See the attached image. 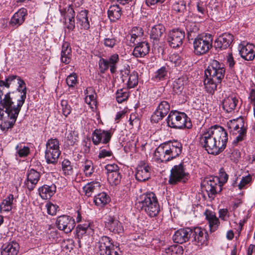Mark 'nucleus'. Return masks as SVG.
<instances>
[{
	"label": "nucleus",
	"mask_w": 255,
	"mask_h": 255,
	"mask_svg": "<svg viewBox=\"0 0 255 255\" xmlns=\"http://www.w3.org/2000/svg\"><path fill=\"white\" fill-rule=\"evenodd\" d=\"M47 213L50 215H55L59 208V207L51 202L47 203L46 204Z\"/></svg>",
	"instance_id": "13d9d810"
},
{
	"label": "nucleus",
	"mask_w": 255,
	"mask_h": 255,
	"mask_svg": "<svg viewBox=\"0 0 255 255\" xmlns=\"http://www.w3.org/2000/svg\"><path fill=\"white\" fill-rule=\"evenodd\" d=\"M213 38L211 34L198 36L193 41L194 52L197 55L207 53L212 47Z\"/></svg>",
	"instance_id": "0eeeda50"
},
{
	"label": "nucleus",
	"mask_w": 255,
	"mask_h": 255,
	"mask_svg": "<svg viewBox=\"0 0 255 255\" xmlns=\"http://www.w3.org/2000/svg\"><path fill=\"white\" fill-rule=\"evenodd\" d=\"M85 94L86 95L85 98V102L86 103L90 105V106L93 108V106H96V94L94 92L93 89L92 87H88L87 88L86 90Z\"/></svg>",
	"instance_id": "58836bf2"
},
{
	"label": "nucleus",
	"mask_w": 255,
	"mask_h": 255,
	"mask_svg": "<svg viewBox=\"0 0 255 255\" xmlns=\"http://www.w3.org/2000/svg\"><path fill=\"white\" fill-rule=\"evenodd\" d=\"M169 74V68L168 66H162L158 69L153 75L151 80L155 82L166 80Z\"/></svg>",
	"instance_id": "72a5a7b5"
},
{
	"label": "nucleus",
	"mask_w": 255,
	"mask_h": 255,
	"mask_svg": "<svg viewBox=\"0 0 255 255\" xmlns=\"http://www.w3.org/2000/svg\"><path fill=\"white\" fill-rule=\"evenodd\" d=\"M56 187L52 184L50 185H44L38 189L39 194L43 199H50L56 192Z\"/></svg>",
	"instance_id": "bb28decb"
},
{
	"label": "nucleus",
	"mask_w": 255,
	"mask_h": 255,
	"mask_svg": "<svg viewBox=\"0 0 255 255\" xmlns=\"http://www.w3.org/2000/svg\"><path fill=\"white\" fill-rule=\"evenodd\" d=\"M16 84L18 85V91L21 93L20 99L17 100V103L23 101L24 103L26 96V87L24 81L20 77L16 75H10L8 76L5 81L0 80V86L1 87L4 86L8 88L10 85Z\"/></svg>",
	"instance_id": "6e6552de"
},
{
	"label": "nucleus",
	"mask_w": 255,
	"mask_h": 255,
	"mask_svg": "<svg viewBox=\"0 0 255 255\" xmlns=\"http://www.w3.org/2000/svg\"><path fill=\"white\" fill-rule=\"evenodd\" d=\"M113 155V152L110 149L109 145L105 148H101L98 157L99 158H104L108 157H110Z\"/></svg>",
	"instance_id": "6e6d98bb"
},
{
	"label": "nucleus",
	"mask_w": 255,
	"mask_h": 255,
	"mask_svg": "<svg viewBox=\"0 0 255 255\" xmlns=\"http://www.w3.org/2000/svg\"><path fill=\"white\" fill-rule=\"evenodd\" d=\"M219 177H211L205 180L203 183V189L207 193L209 198H213L218 192L222 190L221 183H226L228 179V174L223 168L220 170Z\"/></svg>",
	"instance_id": "20e7f679"
},
{
	"label": "nucleus",
	"mask_w": 255,
	"mask_h": 255,
	"mask_svg": "<svg viewBox=\"0 0 255 255\" xmlns=\"http://www.w3.org/2000/svg\"><path fill=\"white\" fill-rule=\"evenodd\" d=\"M188 173L185 172L183 163L175 165L171 169L168 183L175 185L180 182H185Z\"/></svg>",
	"instance_id": "9d476101"
},
{
	"label": "nucleus",
	"mask_w": 255,
	"mask_h": 255,
	"mask_svg": "<svg viewBox=\"0 0 255 255\" xmlns=\"http://www.w3.org/2000/svg\"><path fill=\"white\" fill-rule=\"evenodd\" d=\"M150 47L146 42H139L133 51L132 54L136 57H143L149 51Z\"/></svg>",
	"instance_id": "2f4dec72"
},
{
	"label": "nucleus",
	"mask_w": 255,
	"mask_h": 255,
	"mask_svg": "<svg viewBox=\"0 0 255 255\" xmlns=\"http://www.w3.org/2000/svg\"><path fill=\"white\" fill-rule=\"evenodd\" d=\"M163 145L169 161L178 157L182 152V144L178 141H169Z\"/></svg>",
	"instance_id": "4468645a"
},
{
	"label": "nucleus",
	"mask_w": 255,
	"mask_h": 255,
	"mask_svg": "<svg viewBox=\"0 0 255 255\" xmlns=\"http://www.w3.org/2000/svg\"><path fill=\"white\" fill-rule=\"evenodd\" d=\"M15 149L16 153L20 157L27 156L29 153V148L27 146H23L21 144L17 145Z\"/></svg>",
	"instance_id": "09e8293b"
},
{
	"label": "nucleus",
	"mask_w": 255,
	"mask_h": 255,
	"mask_svg": "<svg viewBox=\"0 0 255 255\" xmlns=\"http://www.w3.org/2000/svg\"><path fill=\"white\" fill-rule=\"evenodd\" d=\"M204 214L208 222L210 231L212 232H215L220 225L219 219L216 217L214 212L208 210L205 212Z\"/></svg>",
	"instance_id": "393cba45"
},
{
	"label": "nucleus",
	"mask_w": 255,
	"mask_h": 255,
	"mask_svg": "<svg viewBox=\"0 0 255 255\" xmlns=\"http://www.w3.org/2000/svg\"><path fill=\"white\" fill-rule=\"evenodd\" d=\"M170 110L169 103L165 101H162L151 117V121L156 123L167 115Z\"/></svg>",
	"instance_id": "f3484780"
},
{
	"label": "nucleus",
	"mask_w": 255,
	"mask_h": 255,
	"mask_svg": "<svg viewBox=\"0 0 255 255\" xmlns=\"http://www.w3.org/2000/svg\"><path fill=\"white\" fill-rule=\"evenodd\" d=\"M238 103V100L234 95H231L226 98L222 102L223 109L227 113L234 111Z\"/></svg>",
	"instance_id": "cd10ccee"
},
{
	"label": "nucleus",
	"mask_w": 255,
	"mask_h": 255,
	"mask_svg": "<svg viewBox=\"0 0 255 255\" xmlns=\"http://www.w3.org/2000/svg\"><path fill=\"white\" fill-rule=\"evenodd\" d=\"M138 84V74L135 72H132L129 74L128 80L127 82V85L128 88H132L134 87Z\"/></svg>",
	"instance_id": "49530a36"
},
{
	"label": "nucleus",
	"mask_w": 255,
	"mask_h": 255,
	"mask_svg": "<svg viewBox=\"0 0 255 255\" xmlns=\"http://www.w3.org/2000/svg\"><path fill=\"white\" fill-rule=\"evenodd\" d=\"M60 153V150H45V157L47 163L52 164L56 163Z\"/></svg>",
	"instance_id": "4c0bfd02"
},
{
	"label": "nucleus",
	"mask_w": 255,
	"mask_h": 255,
	"mask_svg": "<svg viewBox=\"0 0 255 255\" xmlns=\"http://www.w3.org/2000/svg\"><path fill=\"white\" fill-rule=\"evenodd\" d=\"M27 14V10L24 8H20L15 12L11 18L10 23L13 26L18 27L22 24L24 20L25 16Z\"/></svg>",
	"instance_id": "c756f323"
},
{
	"label": "nucleus",
	"mask_w": 255,
	"mask_h": 255,
	"mask_svg": "<svg viewBox=\"0 0 255 255\" xmlns=\"http://www.w3.org/2000/svg\"><path fill=\"white\" fill-rule=\"evenodd\" d=\"M119 61V56L117 54L111 55L109 59L101 58L99 61V65L101 72L104 73L110 68L112 73L116 71L117 64Z\"/></svg>",
	"instance_id": "f8f14e48"
},
{
	"label": "nucleus",
	"mask_w": 255,
	"mask_h": 255,
	"mask_svg": "<svg viewBox=\"0 0 255 255\" xmlns=\"http://www.w3.org/2000/svg\"><path fill=\"white\" fill-rule=\"evenodd\" d=\"M112 136L111 130L96 129L92 133V141L95 145L100 143L107 144L110 141Z\"/></svg>",
	"instance_id": "dca6fc26"
},
{
	"label": "nucleus",
	"mask_w": 255,
	"mask_h": 255,
	"mask_svg": "<svg viewBox=\"0 0 255 255\" xmlns=\"http://www.w3.org/2000/svg\"><path fill=\"white\" fill-rule=\"evenodd\" d=\"M87 14L88 11L84 10L81 11L78 16V19L81 21L82 25L85 29L89 28L90 26Z\"/></svg>",
	"instance_id": "de8ad7c7"
},
{
	"label": "nucleus",
	"mask_w": 255,
	"mask_h": 255,
	"mask_svg": "<svg viewBox=\"0 0 255 255\" xmlns=\"http://www.w3.org/2000/svg\"><path fill=\"white\" fill-rule=\"evenodd\" d=\"M122 8L119 4H113L108 11V17L111 21H116L119 19L122 15Z\"/></svg>",
	"instance_id": "473e14b6"
},
{
	"label": "nucleus",
	"mask_w": 255,
	"mask_h": 255,
	"mask_svg": "<svg viewBox=\"0 0 255 255\" xmlns=\"http://www.w3.org/2000/svg\"><path fill=\"white\" fill-rule=\"evenodd\" d=\"M138 204L150 217H156L160 211L157 199L153 192L141 195L138 199Z\"/></svg>",
	"instance_id": "39448f33"
},
{
	"label": "nucleus",
	"mask_w": 255,
	"mask_h": 255,
	"mask_svg": "<svg viewBox=\"0 0 255 255\" xmlns=\"http://www.w3.org/2000/svg\"><path fill=\"white\" fill-rule=\"evenodd\" d=\"M14 197L12 194H9L0 204V211L1 213L10 211L13 205Z\"/></svg>",
	"instance_id": "f704fd0d"
},
{
	"label": "nucleus",
	"mask_w": 255,
	"mask_h": 255,
	"mask_svg": "<svg viewBox=\"0 0 255 255\" xmlns=\"http://www.w3.org/2000/svg\"><path fill=\"white\" fill-rule=\"evenodd\" d=\"M186 82V78L181 77L176 79L173 83V91L177 94L181 93L184 89V84Z\"/></svg>",
	"instance_id": "79ce46f5"
},
{
	"label": "nucleus",
	"mask_w": 255,
	"mask_h": 255,
	"mask_svg": "<svg viewBox=\"0 0 255 255\" xmlns=\"http://www.w3.org/2000/svg\"><path fill=\"white\" fill-rule=\"evenodd\" d=\"M143 34V31L141 27H133L131 30L130 41L134 43L136 39L142 37Z\"/></svg>",
	"instance_id": "37998d69"
},
{
	"label": "nucleus",
	"mask_w": 255,
	"mask_h": 255,
	"mask_svg": "<svg viewBox=\"0 0 255 255\" xmlns=\"http://www.w3.org/2000/svg\"><path fill=\"white\" fill-rule=\"evenodd\" d=\"M165 32V28L162 24L153 26L150 31V39L154 45H158Z\"/></svg>",
	"instance_id": "6ab92c4d"
},
{
	"label": "nucleus",
	"mask_w": 255,
	"mask_h": 255,
	"mask_svg": "<svg viewBox=\"0 0 255 255\" xmlns=\"http://www.w3.org/2000/svg\"><path fill=\"white\" fill-rule=\"evenodd\" d=\"M162 249L164 250L162 251L165 253L164 255H175L178 252L182 251V247L178 246H171Z\"/></svg>",
	"instance_id": "603ef678"
},
{
	"label": "nucleus",
	"mask_w": 255,
	"mask_h": 255,
	"mask_svg": "<svg viewBox=\"0 0 255 255\" xmlns=\"http://www.w3.org/2000/svg\"><path fill=\"white\" fill-rule=\"evenodd\" d=\"M19 245L12 241L2 246L1 251V255H16L19 251Z\"/></svg>",
	"instance_id": "7c9ffc66"
},
{
	"label": "nucleus",
	"mask_w": 255,
	"mask_h": 255,
	"mask_svg": "<svg viewBox=\"0 0 255 255\" xmlns=\"http://www.w3.org/2000/svg\"><path fill=\"white\" fill-rule=\"evenodd\" d=\"M252 180V176L248 174L246 176H243L240 182L237 185L240 190L246 188V186L251 183Z\"/></svg>",
	"instance_id": "864d4df0"
},
{
	"label": "nucleus",
	"mask_w": 255,
	"mask_h": 255,
	"mask_svg": "<svg viewBox=\"0 0 255 255\" xmlns=\"http://www.w3.org/2000/svg\"><path fill=\"white\" fill-rule=\"evenodd\" d=\"M184 37V32L179 29H174L169 32L167 42L172 48L179 47L182 44Z\"/></svg>",
	"instance_id": "2eb2a0df"
},
{
	"label": "nucleus",
	"mask_w": 255,
	"mask_h": 255,
	"mask_svg": "<svg viewBox=\"0 0 255 255\" xmlns=\"http://www.w3.org/2000/svg\"><path fill=\"white\" fill-rule=\"evenodd\" d=\"M105 170L107 171V175L110 173H114L120 171L119 166L116 164H109L105 166Z\"/></svg>",
	"instance_id": "bf43d9fd"
},
{
	"label": "nucleus",
	"mask_w": 255,
	"mask_h": 255,
	"mask_svg": "<svg viewBox=\"0 0 255 255\" xmlns=\"http://www.w3.org/2000/svg\"><path fill=\"white\" fill-rule=\"evenodd\" d=\"M191 229H180L175 232L173 237V240L175 243L183 244L188 241L191 236Z\"/></svg>",
	"instance_id": "b1692460"
},
{
	"label": "nucleus",
	"mask_w": 255,
	"mask_h": 255,
	"mask_svg": "<svg viewBox=\"0 0 255 255\" xmlns=\"http://www.w3.org/2000/svg\"><path fill=\"white\" fill-rule=\"evenodd\" d=\"M240 54L246 60H253L255 57V46L252 44L240 45L239 47Z\"/></svg>",
	"instance_id": "5701e85b"
},
{
	"label": "nucleus",
	"mask_w": 255,
	"mask_h": 255,
	"mask_svg": "<svg viewBox=\"0 0 255 255\" xmlns=\"http://www.w3.org/2000/svg\"><path fill=\"white\" fill-rule=\"evenodd\" d=\"M76 82L77 77L75 73L69 75L66 79V83L69 87H73Z\"/></svg>",
	"instance_id": "e2e57ef3"
},
{
	"label": "nucleus",
	"mask_w": 255,
	"mask_h": 255,
	"mask_svg": "<svg viewBox=\"0 0 255 255\" xmlns=\"http://www.w3.org/2000/svg\"><path fill=\"white\" fill-rule=\"evenodd\" d=\"M13 105L10 93L3 95L2 92L0 90V108L3 109Z\"/></svg>",
	"instance_id": "ea45409f"
},
{
	"label": "nucleus",
	"mask_w": 255,
	"mask_h": 255,
	"mask_svg": "<svg viewBox=\"0 0 255 255\" xmlns=\"http://www.w3.org/2000/svg\"><path fill=\"white\" fill-rule=\"evenodd\" d=\"M23 105L22 101L17 103L16 106L0 108V128L2 131H7L13 127Z\"/></svg>",
	"instance_id": "7ed1b4c3"
},
{
	"label": "nucleus",
	"mask_w": 255,
	"mask_h": 255,
	"mask_svg": "<svg viewBox=\"0 0 255 255\" xmlns=\"http://www.w3.org/2000/svg\"><path fill=\"white\" fill-rule=\"evenodd\" d=\"M117 42V40L115 38H106L104 40V45L109 48H113Z\"/></svg>",
	"instance_id": "680f3d73"
},
{
	"label": "nucleus",
	"mask_w": 255,
	"mask_h": 255,
	"mask_svg": "<svg viewBox=\"0 0 255 255\" xmlns=\"http://www.w3.org/2000/svg\"><path fill=\"white\" fill-rule=\"evenodd\" d=\"M190 239L193 245L201 249L208 244V234L204 229L196 227L191 229Z\"/></svg>",
	"instance_id": "1a4fd4ad"
},
{
	"label": "nucleus",
	"mask_w": 255,
	"mask_h": 255,
	"mask_svg": "<svg viewBox=\"0 0 255 255\" xmlns=\"http://www.w3.org/2000/svg\"><path fill=\"white\" fill-rule=\"evenodd\" d=\"M167 123L169 127L175 128H189L192 124L189 119L184 113L171 111L167 119Z\"/></svg>",
	"instance_id": "423d86ee"
},
{
	"label": "nucleus",
	"mask_w": 255,
	"mask_h": 255,
	"mask_svg": "<svg viewBox=\"0 0 255 255\" xmlns=\"http://www.w3.org/2000/svg\"><path fill=\"white\" fill-rule=\"evenodd\" d=\"M113 244L112 240L107 236H103L98 242L99 252L100 255H106V251L113 247Z\"/></svg>",
	"instance_id": "c85d7f7f"
},
{
	"label": "nucleus",
	"mask_w": 255,
	"mask_h": 255,
	"mask_svg": "<svg viewBox=\"0 0 255 255\" xmlns=\"http://www.w3.org/2000/svg\"><path fill=\"white\" fill-rule=\"evenodd\" d=\"M63 15L66 23H68L67 28L70 30H72L75 28V11L70 5L65 9V11Z\"/></svg>",
	"instance_id": "a878e982"
},
{
	"label": "nucleus",
	"mask_w": 255,
	"mask_h": 255,
	"mask_svg": "<svg viewBox=\"0 0 255 255\" xmlns=\"http://www.w3.org/2000/svg\"><path fill=\"white\" fill-rule=\"evenodd\" d=\"M90 226L89 223H85L83 224H79L77 227V231L80 233L81 231V235L86 233V230L88 229Z\"/></svg>",
	"instance_id": "774afa93"
},
{
	"label": "nucleus",
	"mask_w": 255,
	"mask_h": 255,
	"mask_svg": "<svg viewBox=\"0 0 255 255\" xmlns=\"http://www.w3.org/2000/svg\"><path fill=\"white\" fill-rule=\"evenodd\" d=\"M150 172L151 168L148 164L141 161L136 168L135 178L140 182L145 181L150 178Z\"/></svg>",
	"instance_id": "a211bd4d"
},
{
	"label": "nucleus",
	"mask_w": 255,
	"mask_h": 255,
	"mask_svg": "<svg viewBox=\"0 0 255 255\" xmlns=\"http://www.w3.org/2000/svg\"><path fill=\"white\" fill-rule=\"evenodd\" d=\"M101 185L100 183L98 181H92L87 183L83 187V190L86 196L89 197L95 191L99 190Z\"/></svg>",
	"instance_id": "e433bc0d"
},
{
	"label": "nucleus",
	"mask_w": 255,
	"mask_h": 255,
	"mask_svg": "<svg viewBox=\"0 0 255 255\" xmlns=\"http://www.w3.org/2000/svg\"><path fill=\"white\" fill-rule=\"evenodd\" d=\"M228 134L221 126L215 125L202 131L199 143L209 154L218 155L226 146Z\"/></svg>",
	"instance_id": "f257e3e1"
},
{
	"label": "nucleus",
	"mask_w": 255,
	"mask_h": 255,
	"mask_svg": "<svg viewBox=\"0 0 255 255\" xmlns=\"http://www.w3.org/2000/svg\"><path fill=\"white\" fill-rule=\"evenodd\" d=\"M62 168L65 175H71L73 170L71 162L68 159H64L62 162Z\"/></svg>",
	"instance_id": "3c124183"
},
{
	"label": "nucleus",
	"mask_w": 255,
	"mask_h": 255,
	"mask_svg": "<svg viewBox=\"0 0 255 255\" xmlns=\"http://www.w3.org/2000/svg\"><path fill=\"white\" fill-rule=\"evenodd\" d=\"M106 227L114 234H121L124 232L122 224L114 217L109 216L105 222Z\"/></svg>",
	"instance_id": "412c9836"
},
{
	"label": "nucleus",
	"mask_w": 255,
	"mask_h": 255,
	"mask_svg": "<svg viewBox=\"0 0 255 255\" xmlns=\"http://www.w3.org/2000/svg\"><path fill=\"white\" fill-rule=\"evenodd\" d=\"M155 160L157 161L164 162L169 161V157L165 152L164 147L163 144L160 145L154 151Z\"/></svg>",
	"instance_id": "c9c22d12"
},
{
	"label": "nucleus",
	"mask_w": 255,
	"mask_h": 255,
	"mask_svg": "<svg viewBox=\"0 0 255 255\" xmlns=\"http://www.w3.org/2000/svg\"><path fill=\"white\" fill-rule=\"evenodd\" d=\"M107 176L108 180L111 184L116 185L119 184L121 182L122 176L120 171L114 172V173L109 174Z\"/></svg>",
	"instance_id": "c03bdc74"
},
{
	"label": "nucleus",
	"mask_w": 255,
	"mask_h": 255,
	"mask_svg": "<svg viewBox=\"0 0 255 255\" xmlns=\"http://www.w3.org/2000/svg\"><path fill=\"white\" fill-rule=\"evenodd\" d=\"M46 150H60L59 141L56 138L48 139L46 142Z\"/></svg>",
	"instance_id": "a18cd8bd"
},
{
	"label": "nucleus",
	"mask_w": 255,
	"mask_h": 255,
	"mask_svg": "<svg viewBox=\"0 0 255 255\" xmlns=\"http://www.w3.org/2000/svg\"><path fill=\"white\" fill-rule=\"evenodd\" d=\"M225 69L224 65L217 60H212L205 71L206 78L204 83L207 92L213 94L224 77Z\"/></svg>",
	"instance_id": "f03ea898"
},
{
	"label": "nucleus",
	"mask_w": 255,
	"mask_h": 255,
	"mask_svg": "<svg viewBox=\"0 0 255 255\" xmlns=\"http://www.w3.org/2000/svg\"><path fill=\"white\" fill-rule=\"evenodd\" d=\"M109 197L104 192L95 196L94 202L96 205L103 207L109 202Z\"/></svg>",
	"instance_id": "a19ab883"
},
{
	"label": "nucleus",
	"mask_w": 255,
	"mask_h": 255,
	"mask_svg": "<svg viewBox=\"0 0 255 255\" xmlns=\"http://www.w3.org/2000/svg\"><path fill=\"white\" fill-rule=\"evenodd\" d=\"M233 40V35L231 33H223L215 40L214 47L216 49H226L231 45Z\"/></svg>",
	"instance_id": "aec40b11"
},
{
	"label": "nucleus",
	"mask_w": 255,
	"mask_h": 255,
	"mask_svg": "<svg viewBox=\"0 0 255 255\" xmlns=\"http://www.w3.org/2000/svg\"><path fill=\"white\" fill-rule=\"evenodd\" d=\"M116 95L117 101L119 103H122L128 97V94L126 92H123L122 90L118 91Z\"/></svg>",
	"instance_id": "052dcab7"
},
{
	"label": "nucleus",
	"mask_w": 255,
	"mask_h": 255,
	"mask_svg": "<svg viewBox=\"0 0 255 255\" xmlns=\"http://www.w3.org/2000/svg\"><path fill=\"white\" fill-rule=\"evenodd\" d=\"M186 29L188 32V37L190 38L193 36V34L197 33L198 29L194 24H192V25L187 26Z\"/></svg>",
	"instance_id": "338daca9"
},
{
	"label": "nucleus",
	"mask_w": 255,
	"mask_h": 255,
	"mask_svg": "<svg viewBox=\"0 0 255 255\" xmlns=\"http://www.w3.org/2000/svg\"><path fill=\"white\" fill-rule=\"evenodd\" d=\"M71 53H61V61L65 64H69L71 60Z\"/></svg>",
	"instance_id": "0e129e2a"
},
{
	"label": "nucleus",
	"mask_w": 255,
	"mask_h": 255,
	"mask_svg": "<svg viewBox=\"0 0 255 255\" xmlns=\"http://www.w3.org/2000/svg\"><path fill=\"white\" fill-rule=\"evenodd\" d=\"M61 105L63 114L65 117H67L71 112V108L69 105L68 101L65 100H62Z\"/></svg>",
	"instance_id": "5fc2aeb1"
},
{
	"label": "nucleus",
	"mask_w": 255,
	"mask_h": 255,
	"mask_svg": "<svg viewBox=\"0 0 255 255\" xmlns=\"http://www.w3.org/2000/svg\"><path fill=\"white\" fill-rule=\"evenodd\" d=\"M40 177V173L37 171L31 169L27 173V179L25 184L29 191L33 190L39 180Z\"/></svg>",
	"instance_id": "4be33fe9"
},
{
	"label": "nucleus",
	"mask_w": 255,
	"mask_h": 255,
	"mask_svg": "<svg viewBox=\"0 0 255 255\" xmlns=\"http://www.w3.org/2000/svg\"><path fill=\"white\" fill-rule=\"evenodd\" d=\"M229 128L233 134H239L234 140V143L237 144L244 139L246 134L247 128L244 126V122L242 118L231 122Z\"/></svg>",
	"instance_id": "9b49d317"
},
{
	"label": "nucleus",
	"mask_w": 255,
	"mask_h": 255,
	"mask_svg": "<svg viewBox=\"0 0 255 255\" xmlns=\"http://www.w3.org/2000/svg\"><path fill=\"white\" fill-rule=\"evenodd\" d=\"M227 63L230 69L234 72H235V61L234 59L232 54H229L227 57Z\"/></svg>",
	"instance_id": "69168bd1"
},
{
	"label": "nucleus",
	"mask_w": 255,
	"mask_h": 255,
	"mask_svg": "<svg viewBox=\"0 0 255 255\" xmlns=\"http://www.w3.org/2000/svg\"><path fill=\"white\" fill-rule=\"evenodd\" d=\"M173 8L178 12H183L186 10V3L182 0L176 2L173 5Z\"/></svg>",
	"instance_id": "4d7b16f0"
},
{
	"label": "nucleus",
	"mask_w": 255,
	"mask_h": 255,
	"mask_svg": "<svg viewBox=\"0 0 255 255\" xmlns=\"http://www.w3.org/2000/svg\"><path fill=\"white\" fill-rule=\"evenodd\" d=\"M83 171L85 175L90 176L94 171L93 162L91 160H86L84 165Z\"/></svg>",
	"instance_id": "8fccbe9b"
},
{
	"label": "nucleus",
	"mask_w": 255,
	"mask_h": 255,
	"mask_svg": "<svg viewBox=\"0 0 255 255\" xmlns=\"http://www.w3.org/2000/svg\"><path fill=\"white\" fill-rule=\"evenodd\" d=\"M56 225L58 229L63 231L65 233H69L75 227V222L70 216L62 215L57 218Z\"/></svg>",
	"instance_id": "ddd939ff"
}]
</instances>
